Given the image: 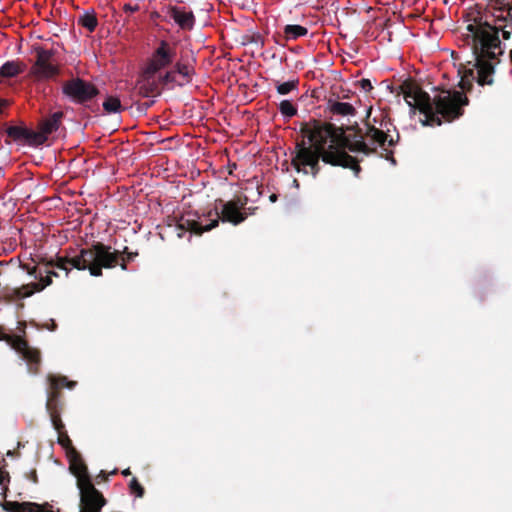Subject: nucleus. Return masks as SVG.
Instances as JSON below:
<instances>
[{
	"label": "nucleus",
	"mask_w": 512,
	"mask_h": 512,
	"mask_svg": "<svg viewBox=\"0 0 512 512\" xmlns=\"http://www.w3.org/2000/svg\"><path fill=\"white\" fill-rule=\"evenodd\" d=\"M111 249V246L102 242H93L89 247L81 248L79 254L73 258H59L55 265L66 269L67 263H70L77 270H88L91 276L100 277L103 269H112L117 265L122 270H127V262L138 256V252L129 251L128 247L123 251Z\"/></svg>",
	"instance_id": "obj_4"
},
{
	"label": "nucleus",
	"mask_w": 512,
	"mask_h": 512,
	"mask_svg": "<svg viewBox=\"0 0 512 512\" xmlns=\"http://www.w3.org/2000/svg\"><path fill=\"white\" fill-rule=\"evenodd\" d=\"M279 110L283 116L288 118L297 114V108L289 100L281 101L279 104Z\"/></svg>",
	"instance_id": "obj_24"
},
{
	"label": "nucleus",
	"mask_w": 512,
	"mask_h": 512,
	"mask_svg": "<svg viewBox=\"0 0 512 512\" xmlns=\"http://www.w3.org/2000/svg\"><path fill=\"white\" fill-rule=\"evenodd\" d=\"M247 204V196L237 197L227 202H224L222 199H216L214 210L208 212V217L215 216L209 224L202 225L198 220L186 217H180L179 219L174 217L172 221L175 223L176 229L179 230V238L183 237L186 231L202 235L204 232L217 227L220 219L233 225H239L244 222L247 219V213L245 212Z\"/></svg>",
	"instance_id": "obj_5"
},
{
	"label": "nucleus",
	"mask_w": 512,
	"mask_h": 512,
	"mask_svg": "<svg viewBox=\"0 0 512 512\" xmlns=\"http://www.w3.org/2000/svg\"><path fill=\"white\" fill-rule=\"evenodd\" d=\"M371 108L367 111L364 126L366 128L363 133L358 123L350 126H336L329 122H322L312 119L309 122L300 124V133L308 142L302 140L296 143L295 155L291 160L294 169L300 173L311 174L316 178L320 172L319 161L322 160L326 164L332 166H341L351 169L355 176L358 177L361 172L359 161L349 155L345 149L354 153H363L371 155L377 152V147L370 146L365 142V138L369 139L371 144L380 146L385 152V158L396 164L393 157V151L388 150L385 146H395L400 135L397 132L396 137L389 135L391 125L389 121L381 120L379 128L374 117L370 120Z\"/></svg>",
	"instance_id": "obj_1"
},
{
	"label": "nucleus",
	"mask_w": 512,
	"mask_h": 512,
	"mask_svg": "<svg viewBox=\"0 0 512 512\" xmlns=\"http://www.w3.org/2000/svg\"><path fill=\"white\" fill-rule=\"evenodd\" d=\"M502 35H503V37H504L505 39H508V38H509V36H510V33L502 34Z\"/></svg>",
	"instance_id": "obj_43"
},
{
	"label": "nucleus",
	"mask_w": 512,
	"mask_h": 512,
	"mask_svg": "<svg viewBox=\"0 0 512 512\" xmlns=\"http://www.w3.org/2000/svg\"><path fill=\"white\" fill-rule=\"evenodd\" d=\"M391 35L392 34H387V37H384L383 40H387L388 42L391 41Z\"/></svg>",
	"instance_id": "obj_40"
},
{
	"label": "nucleus",
	"mask_w": 512,
	"mask_h": 512,
	"mask_svg": "<svg viewBox=\"0 0 512 512\" xmlns=\"http://www.w3.org/2000/svg\"><path fill=\"white\" fill-rule=\"evenodd\" d=\"M177 57V44L175 42L161 40L154 47L147 58L145 66L148 72L158 73L172 66Z\"/></svg>",
	"instance_id": "obj_9"
},
{
	"label": "nucleus",
	"mask_w": 512,
	"mask_h": 512,
	"mask_svg": "<svg viewBox=\"0 0 512 512\" xmlns=\"http://www.w3.org/2000/svg\"><path fill=\"white\" fill-rule=\"evenodd\" d=\"M59 258H63L62 256H57L56 259H51L50 261L47 262L46 264V269H45V276L42 275V272L39 273V282H35V283H30V284H26V285H23L19 288H10V287H4L3 288V291H2V297L3 299L6 301V302H14L18 299H22V298H26V297H30L32 296L35 292H40L42 291L45 287L49 286L51 283H52V277L55 276V277H58V273L54 270H50L48 269L49 267L51 268H57V266L55 265V263L58 262V259ZM64 258H69L68 256H65ZM68 265L72 266L73 268H75L72 264L70 263H67L66 265V269H64L65 271V276L68 277L71 269L68 268ZM58 269H61L63 270V268H59Z\"/></svg>",
	"instance_id": "obj_6"
},
{
	"label": "nucleus",
	"mask_w": 512,
	"mask_h": 512,
	"mask_svg": "<svg viewBox=\"0 0 512 512\" xmlns=\"http://www.w3.org/2000/svg\"><path fill=\"white\" fill-rule=\"evenodd\" d=\"M510 59L512 61V49L510 50Z\"/></svg>",
	"instance_id": "obj_47"
},
{
	"label": "nucleus",
	"mask_w": 512,
	"mask_h": 512,
	"mask_svg": "<svg viewBox=\"0 0 512 512\" xmlns=\"http://www.w3.org/2000/svg\"><path fill=\"white\" fill-rule=\"evenodd\" d=\"M8 137L12 138L16 142H23L30 146L42 145L46 138L42 134L37 133L25 126H9L6 129Z\"/></svg>",
	"instance_id": "obj_14"
},
{
	"label": "nucleus",
	"mask_w": 512,
	"mask_h": 512,
	"mask_svg": "<svg viewBox=\"0 0 512 512\" xmlns=\"http://www.w3.org/2000/svg\"><path fill=\"white\" fill-rule=\"evenodd\" d=\"M467 30H468V32H484L483 30H478V29L474 28V26L472 24H469L467 26Z\"/></svg>",
	"instance_id": "obj_35"
},
{
	"label": "nucleus",
	"mask_w": 512,
	"mask_h": 512,
	"mask_svg": "<svg viewBox=\"0 0 512 512\" xmlns=\"http://www.w3.org/2000/svg\"><path fill=\"white\" fill-rule=\"evenodd\" d=\"M38 504L33 502H7L5 508L11 512H35Z\"/></svg>",
	"instance_id": "obj_23"
},
{
	"label": "nucleus",
	"mask_w": 512,
	"mask_h": 512,
	"mask_svg": "<svg viewBox=\"0 0 512 512\" xmlns=\"http://www.w3.org/2000/svg\"><path fill=\"white\" fill-rule=\"evenodd\" d=\"M63 116L64 114L61 111L53 113L49 118L45 119L40 123V131L36 132L42 134V136H44L47 139V136L49 134H51L52 132L56 131L59 128Z\"/></svg>",
	"instance_id": "obj_19"
},
{
	"label": "nucleus",
	"mask_w": 512,
	"mask_h": 512,
	"mask_svg": "<svg viewBox=\"0 0 512 512\" xmlns=\"http://www.w3.org/2000/svg\"><path fill=\"white\" fill-rule=\"evenodd\" d=\"M49 389L47 392L46 409L50 415V419L54 429L58 433L65 432V425L61 420L60 412L62 403L60 401L61 390L63 388L73 389L76 385L75 381H69L66 376L48 375Z\"/></svg>",
	"instance_id": "obj_7"
},
{
	"label": "nucleus",
	"mask_w": 512,
	"mask_h": 512,
	"mask_svg": "<svg viewBox=\"0 0 512 512\" xmlns=\"http://www.w3.org/2000/svg\"><path fill=\"white\" fill-rule=\"evenodd\" d=\"M492 32L497 33V32H506V31L505 30L499 31L498 29H494V30H492Z\"/></svg>",
	"instance_id": "obj_42"
},
{
	"label": "nucleus",
	"mask_w": 512,
	"mask_h": 512,
	"mask_svg": "<svg viewBox=\"0 0 512 512\" xmlns=\"http://www.w3.org/2000/svg\"><path fill=\"white\" fill-rule=\"evenodd\" d=\"M277 198H278V197H277V195H276V194H272V195H270V197H269V199H270V201H271V202H276Z\"/></svg>",
	"instance_id": "obj_37"
},
{
	"label": "nucleus",
	"mask_w": 512,
	"mask_h": 512,
	"mask_svg": "<svg viewBox=\"0 0 512 512\" xmlns=\"http://www.w3.org/2000/svg\"><path fill=\"white\" fill-rule=\"evenodd\" d=\"M172 68L161 74V81L164 83H176L183 85L189 83L194 73V68L189 61L185 60L183 56L176 57Z\"/></svg>",
	"instance_id": "obj_10"
},
{
	"label": "nucleus",
	"mask_w": 512,
	"mask_h": 512,
	"mask_svg": "<svg viewBox=\"0 0 512 512\" xmlns=\"http://www.w3.org/2000/svg\"><path fill=\"white\" fill-rule=\"evenodd\" d=\"M12 346L19 353H23L29 347L28 342L20 336L14 338Z\"/></svg>",
	"instance_id": "obj_28"
},
{
	"label": "nucleus",
	"mask_w": 512,
	"mask_h": 512,
	"mask_svg": "<svg viewBox=\"0 0 512 512\" xmlns=\"http://www.w3.org/2000/svg\"><path fill=\"white\" fill-rule=\"evenodd\" d=\"M78 488L80 490V512H100L106 504V500L92 482H86Z\"/></svg>",
	"instance_id": "obj_11"
},
{
	"label": "nucleus",
	"mask_w": 512,
	"mask_h": 512,
	"mask_svg": "<svg viewBox=\"0 0 512 512\" xmlns=\"http://www.w3.org/2000/svg\"><path fill=\"white\" fill-rule=\"evenodd\" d=\"M21 354L24 359L31 363L38 364L40 362V352L30 346Z\"/></svg>",
	"instance_id": "obj_26"
},
{
	"label": "nucleus",
	"mask_w": 512,
	"mask_h": 512,
	"mask_svg": "<svg viewBox=\"0 0 512 512\" xmlns=\"http://www.w3.org/2000/svg\"><path fill=\"white\" fill-rule=\"evenodd\" d=\"M220 35L223 45L228 48H233L234 45H247L249 43H260L263 45L264 43L263 34H241L240 38H235L233 42L228 41L224 34Z\"/></svg>",
	"instance_id": "obj_18"
},
{
	"label": "nucleus",
	"mask_w": 512,
	"mask_h": 512,
	"mask_svg": "<svg viewBox=\"0 0 512 512\" xmlns=\"http://www.w3.org/2000/svg\"><path fill=\"white\" fill-rule=\"evenodd\" d=\"M287 35V39H297L299 36H302L303 34H297V33H294V34H286Z\"/></svg>",
	"instance_id": "obj_36"
},
{
	"label": "nucleus",
	"mask_w": 512,
	"mask_h": 512,
	"mask_svg": "<svg viewBox=\"0 0 512 512\" xmlns=\"http://www.w3.org/2000/svg\"><path fill=\"white\" fill-rule=\"evenodd\" d=\"M68 457L70 471L77 478V486H82V484H86V482H91L87 466L75 448H71V451L68 452Z\"/></svg>",
	"instance_id": "obj_15"
},
{
	"label": "nucleus",
	"mask_w": 512,
	"mask_h": 512,
	"mask_svg": "<svg viewBox=\"0 0 512 512\" xmlns=\"http://www.w3.org/2000/svg\"><path fill=\"white\" fill-rule=\"evenodd\" d=\"M29 479L33 482V483H38V476H37V472L36 470H32L29 474Z\"/></svg>",
	"instance_id": "obj_34"
},
{
	"label": "nucleus",
	"mask_w": 512,
	"mask_h": 512,
	"mask_svg": "<svg viewBox=\"0 0 512 512\" xmlns=\"http://www.w3.org/2000/svg\"><path fill=\"white\" fill-rule=\"evenodd\" d=\"M168 17L183 30L192 29L194 25V15L192 11L184 6L171 7L168 10Z\"/></svg>",
	"instance_id": "obj_16"
},
{
	"label": "nucleus",
	"mask_w": 512,
	"mask_h": 512,
	"mask_svg": "<svg viewBox=\"0 0 512 512\" xmlns=\"http://www.w3.org/2000/svg\"><path fill=\"white\" fill-rule=\"evenodd\" d=\"M129 489L132 494H134L138 498H142L145 493V489L139 483L137 478L133 477L129 483Z\"/></svg>",
	"instance_id": "obj_27"
},
{
	"label": "nucleus",
	"mask_w": 512,
	"mask_h": 512,
	"mask_svg": "<svg viewBox=\"0 0 512 512\" xmlns=\"http://www.w3.org/2000/svg\"><path fill=\"white\" fill-rule=\"evenodd\" d=\"M358 84L361 87V89L364 90L365 92H369L373 89V86L369 79L363 78L358 81Z\"/></svg>",
	"instance_id": "obj_31"
},
{
	"label": "nucleus",
	"mask_w": 512,
	"mask_h": 512,
	"mask_svg": "<svg viewBox=\"0 0 512 512\" xmlns=\"http://www.w3.org/2000/svg\"><path fill=\"white\" fill-rule=\"evenodd\" d=\"M23 72V68L19 63L8 61L0 68V76L12 78Z\"/></svg>",
	"instance_id": "obj_21"
},
{
	"label": "nucleus",
	"mask_w": 512,
	"mask_h": 512,
	"mask_svg": "<svg viewBox=\"0 0 512 512\" xmlns=\"http://www.w3.org/2000/svg\"><path fill=\"white\" fill-rule=\"evenodd\" d=\"M102 106L107 114L120 113L124 110L120 99L116 96H107Z\"/></svg>",
	"instance_id": "obj_22"
},
{
	"label": "nucleus",
	"mask_w": 512,
	"mask_h": 512,
	"mask_svg": "<svg viewBox=\"0 0 512 512\" xmlns=\"http://www.w3.org/2000/svg\"><path fill=\"white\" fill-rule=\"evenodd\" d=\"M9 473L0 471V485L4 487V490H7V483L9 482Z\"/></svg>",
	"instance_id": "obj_32"
},
{
	"label": "nucleus",
	"mask_w": 512,
	"mask_h": 512,
	"mask_svg": "<svg viewBox=\"0 0 512 512\" xmlns=\"http://www.w3.org/2000/svg\"><path fill=\"white\" fill-rule=\"evenodd\" d=\"M327 108L331 114V118L334 116L348 117L356 114V109L352 104L338 100L329 99L327 102Z\"/></svg>",
	"instance_id": "obj_17"
},
{
	"label": "nucleus",
	"mask_w": 512,
	"mask_h": 512,
	"mask_svg": "<svg viewBox=\"0 0 512 512\" xmlns=\"http://www.w3.org/2000/svg\"><path fill=\"white\" fill-rule=\"evenodd\" d=\"M5 105H6V102L3 100H0V113L2 112Z\"/></svg>",
	"instance_id": "obj_39"
},
{
	"label": "nucleus",
	"mask_w": 512,
	"mask_h": 512,
	"mask_svg": "<svg viewBox=\"0 0 512 512\" xmlns=\"http://www.w3.org/2000/svg\"><path fill=\"white\" fill-rule=\"evenodd\" d=\"M298 80H291L284 83H280L277 85V92L281 95H286L290 93L291 91L297 89L298 87Z\"/></svg>",
	"instance_id": "obj_25"
},
{
	"label": "nucleus",
	"mask_w": 512,
	"mask_h": 512,
	"mask_svg": "<svg viewBox=\"0 0 512 512\" xmlns=\"http://www.w3.org/2000/svg\"><path fill=\"white\" fill-rule=\"evenodd\" d=\"M340 36H341L342 39L346 38V34H340Z\"/></svg>",
	"instance_id": "obj_45"
},
{
	"label": "nucleus",
	"mask_w": 512,
	"mask_h": 512,
	"mask_svg": "<svg viewBox=\"0 0 512 512\" xmlns=\"http://www.w3.org/2000/svg\"><path fill=\"white\" fill-rule=\"evenodd\" d=\"M459 47H468L474 56V69H467L460 81L463 90L470 91L472 80L479 86H492L495 83V68L504 54L499 34H462L459 38Z\"/></svg>",
	"instance_id": "obj_2"
},
{
	"label": "nucleus",
	"mask_w": 512,
	"mask_h": 512,
	"mask_svg": "<svg viewBox=\"0 0 512 512\" xmlns=\"http://www.w3.org/2000/svg\"><path fill=\"white\" fill-rule=\"evenodd\" d=\"M124 9H125V11H127V12L133 13V12H135V11H138L139 6H138V5H134V6H132L131 4H125V5H124Z\"/></svg>",
	"instance_id": "obj_33"
},
{
	"label": "nucleus",
	"mask_w": 512,
	"mask_h": 512,
	"mask_svg": "<svg viewBox=\"0 0 512 512\" xmlns=\"http://www.w3.org/2000/svg\"><path fill=\"white\" fill-rule=\"evenodd\" d=\"M152 103H153V101H151V102H149V103H148V102H147V103H145V104H144L145 108H149V107L152 105Z\"/></svg>",
	"instance_id": "obj_41"
},
{
	"label": "nucleus",
	"mask_w": 512,
	"mask_h": 512,
	"mask_svg": "<svg viewBox=\"0 0 512 512\" xmlns=\"http://www.w3.org/2000/svg\"><path fill=\"white\" fill-rule=\"evenodd\" d=\"M38 39H45V38L42 35H39Z\"/></svg>",
	"instance_id": "obj_46"
},
{
	"label": "nucleus",
	"mask_w": 512,
	"mask_h": 512,
	"mask_svg": "<svg viewBox=\"0 0 512 512\" xmlns=\"http://www.w3.org/2000/svg\"><path fill=\"white\" fill-rule=\"evenodd\" d=\"M58 443L67 450V453L71 451V448H74L66 431L58 433Z\"/></svg>",
	"instance_id": "obj_29"
},
{
	"label": "nucleus",
	"mask_w": 512,
	"mask_h": 512,
	"mask_svg": "<svg viewBox=\"0 0 512 512\" xmlns=\"http://www.w3.org/2000/svg\"><path fill=\"white\" fill-rule=\"evenodd\" d=\"M78 24L89 32H93L98 24L94 10H86L81 13L78 17Z\"/></svg>",
	"instance_id": "obj_20"
},
{
	"label": "nucleus",
	"mask_w": 512,
	"mask_h": 512,
	"mask_svg": "<svg viewBox=\"0 0 512 512\" xmlns=\"http://www.w3.org/2000/svg\"><path fill=\"white\" fill-rule=\"evenodd\" d=\"M122 474H123L124 476H128V475H130V474H131V471H130V469H129V468H127V469H125V470H123V471H122Z\"/></svg>",
	"instance_id": "obj_38"
},
{
	"label": "nucleus",
	"mask_w": 512,
	"mask_h": 512,
	"mask_svg": "<svg viewBox=\"0 0 512 512\" xmlns=\"http://www.w3.org/2000/svg\"><path fill=\"white\" fill-rule=\"evenodd\" d=\"M155 72H148V68L143 67L139 79L136 83L137 93L142 97H154L160 94V85H167L161 81V75L156 77Z\"/></svg>",
	"instance_id": "obj_12"
},
{
	"label": "nucleus",
	"mask_w": 512,
	"mask_h": 512,
	"mask_svg": "<svg viewBox=\"0 0 512 512\" xmlns=\"http://www.w3.org/2000/svg\"><path fill=\"white\" fill-rule=\"evenodd\" d=\"M62 93L71 102L89 108L92 112H98L99 106L90 105L91 101L99 94V89L91 82L73 77L62 84Z\"/></svg>",
	"instance_id": "obj_8"
},
{
	"label": "nucleus",
	"mask_w": 512,
	"mask_h": 512,
	"mask_svg": "<svg viewBox=\"0 0 512 512\" xmlns=\"http://www.w3.org/2000/svg\"><path fill=\"white\" fill-rule=\"evenodd\" d=\"M402 90L408 105L425 116L424 125L440 126L442 119L451 122L459 118L463 115V106L469 102L460 91H443L431 99L427 92L413 84H405Z\"/></svg>",
	"instance_id": "obj_3"
},
{
	"label": "nucleus",
	"mask_w": 512,
	"mask_h": 512,
	"mask_svg": "<svg viewBox=\"0 0 512 512\" xmlns=\"http://www.w3.org/2000/svg\"><path fill=\"white\" fill-rule=\"evenodd\" d=\"M283 32H308V29L302 25H286Z\"/></svg>",
	"instance_id": "obj_30"
},
{
	"label": "nucleus",
	"mask_w": 512,
	"mask_h": 512,
	"mask_svg": "<svg viewBox=\"0 0 512 512\" xmlns=\"http://www.w3.org/2000/svg\"><path fill=\"white\" fill-rule=\"evenodd\" d=\"M35 272H36V267H34L33 270L29 272V274H34Z\"/></svg>",
	"instance_id": "obj_44"
},
{
	"label": "nucleus",
	"mask_w": 512,
	"mask_h": 512,
	"mask_svg": "<svg viewBox=\"0 0 512 512\" xmlns=\"http://www.w3.org/2000/svg\"><path fill=\"white\" fill-rule=\"evenodd\" d=\"M51 52L42 48L37 49V59L32 67V73L39 79H49L58 74V68L50 63Z\"/></svg>",
	"instance_id": "obj_13"
}]
</instances>
